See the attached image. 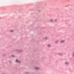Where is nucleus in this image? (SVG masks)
I'll return each mask as SVG.
<instances>
[{
	"label": "nucleus",
	"instance_id": "0eeeda50",
	"mask_svg": "<svg viewBox=\"0 0 74 74\" xmlns=\"http://www.w3.org/2000/svg\"><path fill=\"white\" fill-rule=\"evenodd\" d=\"M44 39H45L46 40L47 39H48V38H47V37H45L44 38Z\"/></svg>",
	"mask_w": 74,
	"mask_h": 74
},
{
	"label": "nucleus",
	"instance_id": "1a4fd4ad",
	"mask_svg": "<svg viewBox=\"0 0 74 74\" xmlns=\"http://www.w3.org/2000/svg\"><path fill=\"white\" fill-rule=\"evenodd\" d=\"M53 19H50V21H51V22H53Z\"/></svg>",
	"mask_w": 74,
	"mask_h": 74
},
{
	"label": "nucleus",
	"instance_id": "f8f14e48",
	"mask_svg": "<svg viewBox=\"0 0 74 74\" xmlns=\"http://www.w3.org/2000/svg\"><path fill=\"white\" fill-rule=\"evenodd\" d=\"M73 56H74V52L73 53Z\"/></svg>",
	"mask_w": 74,
	"mask_h": 74
},
{
	"label": "nucleus",
	"instance_id": "39448f33",
	"mask_svg": "<svg viewBox=\"0 0 74 74\" xmlns=\"http://www.w3.org/2000/svg\"><path fill=\"white\" fill-rule=\"evenodd\" d=\"M69 64V63L68 62H65V64H66V65Z\"/></svg>",
	"mask_w": 74,
	"mask_h": 74
},
{
	"label": "nucleus",
	"instance_id": "423d86ee",
	"mask_svg": "<svg viewBox=\"0 0 74 74\" xmlns=\"http://www.w3.org/2000/svg\"><path fill=\"white\" fill-rule=\"evenodd\" d=\"M10 32H14V30H10Z\"/></svg>",
	"mask_w": 74,
	"mask_h": 74
},
{
	"label": "nucleus",
	"instance_id": "f257e3e1",
	"mask_svg": "<svg viewBox=\"0 0 74 74\" xmlns=\"http://www.w3.org/2000/svg\"><path fill=\"white\" fill-rule=\"evenodd\" d=\"M16 62H17L18 63H21V62L20 61H19L18 60H16Z\"/></svg>",
	"mask_w": 74,
	"mask_h": 74
},
{
	"label": "nucleus",
	"instance_id": "9d476101",
	"mask_svg": "<svg viewBox=\"0 0 74 74\" xmlns=\"http://www.w3.org/2000/svg\"><path fill=\"white\" fill-rule=\"evenodd\" d=\"M48 47H51V45H47Z\"/></svg>",
	"mask_w": 74,
	"mask_h": 74
},
{
	"label": "nucleus",
	"instance_id": "9b49d317",
	"mask_svg": "<svg viewBox=\"0 0 74 74\" xmlns=\"http://www.w3.org/2000/svg\"><path fill=\"white\" fill-rule=\"evenodd\" d=\"M12 57H15V56L14 55H12Z\"/></svg>",
	"mask_w": 74,
	"mask_h": 74
},
{
	"label": "nucleus",
	"instance_id": "f03ea898",
	"mask_svg": "<svg viewBox=\"0 0 74 74\" xmlns=\"http://www.w3.org/2000/svg\"><path fill=\"white\" fill-rule=\"evenodd\" d=\"M65 42V40H62L60 41L61 43H63V42Z\"/></svg>",
	"mask_w": 74,
	"mask_h": 74
},
{
	"label": "nucleus",
	"instance_id": "7ed1b4c3",
	"mask_svg": "<svg viewBox=\"0 0 74 74\" xmlns=\"http://www.w3.org/2000/svg\"><path fill=\"white\" fill-rule=\"evenodd\" d=\"M35 69L36 70H39L40 68L38 67H36L35 68Z\"/></svg>",
	"mask_w": 74,
	"mask_h": 74
},
{
	"label": "nucleus",
	"instance_id": "20e7f679",
	"mask_svg": "<svg viewBox=\"0 0 74 74\" xmlns=\"http://www.w3.org/2000/svg\"><path fill=\"white\" fill-rule=\"evenodd\" d=\"M55 42L56 44H57V43H58L59 42V40H57Z\"/></svg>",
	"mask_w": 74,
	"mask_h": 74
},
{
	"label": "nucleus",
	"instance_id": "6e6552de",
	"mask_svg": "<svg viewBox=\"0 0 74 74\" xmlns=\"http://www.w3.org/2000/svg\"><path fill=\"white\" fill-rule=\"evenodd\" d=\"M22 50H19V51H18L19 52H22Z\"/></svg>",
	"mask_w": 74,
	"mask_h": 74
},
{
	"label": "nucleus",
	"instance_id": "ddd939ff",
	"mask_svg": "<svg viewBox=\"0 0 74 74\" xmlns=\"http://www.w3.org/2000/svg\"><path fill=\"white\" fill-rule=\"evenodd\" d=\"M55 22H56V21H57V20H55Z\"/></svg>",
	"mask_w": 74,
	"mask_h": 74
}]
</instances>
